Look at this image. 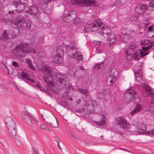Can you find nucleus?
I'll list each match as a JSON object with an SVG mask.
<instances>
[{"label": "nucleus", "mask_w": 154, "mask_h": 154, "mask_svg": "<svg viewBox=\"0 0 154 154\" xmlns=\"http://www.w3.org/2000/svg\"><path fill=\"white\" fill-rule=\"evenodd\" d=\"M0 20L2 22L6 23L8 25H10V24L12 23L13 22L12 20L8 19L3 18L1 19Z\"/></svg>", "instance_id": "41"}, {"label": "nucleus", "mask_w": 154, "mask_h": 154, "mask_svg": "<svg viewBox=\"0 0 154 154\" xmlns=\"http://www.w3.org/2000/svg\"><path fill=\"white\" fill-rule=\"evenodd\" d=\"M84 29L85 30V32H84L85 33L90 32L93 31H94L95 30V29H91L90 28V27L88 26V25L87 26L85 27Z\"/></svg>", "instance_id": "44"}, {"label": "nucleus", "mask_w": 154, "mask_h": 154, "mask_svg": "<svg viewBox=\"0 0 154 154\" xmlns=\"http://www.w3.org/2000/svg\"><path fill=\"white\" fill-rule=\"evenodd\" d=\"M108 38V43H109V46L113 44L115 41V36L113 34L108 35L107 37Z\"/></svg>", "instance_id": "22"}, {"label": "nucleus", "mask_w": 154, "mask_h": 154, "mask_svg": "<svg viewBox=\"0 0 154 154\" xmlns=\"http://www.w3.org/2000/svg\"><path fill=\"white\" fill-rule=\"evenodd\" d=\"M116 122L117 125H119L122 128L125 129L126 126V120L125 118L122 117H117L116 119Z\"/></svg>", "instance_id": "13"}, {"label": "nucleus", "mask_w": 154, "mask_h": 154, "mask_svg": "<svg viewBox=\"0 0 154 154\" xmlns=\"http://www.w3.org/2000/svg\"><path fill=\"white\" fill-rule=\"evenodd\" d=\"M140 55L139 54V52L138 51H136L134 52V55L133 56V59L134 58V59L136 60H138L140 58Z\"/></svg>", "instance_id": "40"}, {"label": "nucleus", "mask_w": 154, "mask_h": 154, "mask_svg": "<svg viewBox=\"0 0 154 154\" xmlns=\"http://www.w3.org/2000/svg\"><path fill=\"white\" fill-rule=\"evenodd\" d=\"M141 109V107L139 105L137 106L131 111V114L132 115H134L136 113H138L140 110Z\"/></svg>", "instance_id": "33"}, {"label": "nucleus", "mask_w": 154, "mask_h": 154, "mask_svg": "<svg viewBox=\"0 0 154 154\" xmlns=\"http://www.w3.org/2000/svg\"><path fill=\"white\" fill-rule=\"evenodd\" d=\"M147 128L146 125L142 123H139L137 126V132L139 134H147L145 131L146 130Z\"/></svg>", "instance_id": "14"}, {"label": "nucleus", "mask_w": 154, "mask_h": 154, "mask_svg": "<svg viewBox=\"0 0 154 154\" xmlns=\"http://www.w3.org/2000/svg\"><path fill=\"white\" fill-rule=\"evenodd\" d=\"M84 68L82 66H79L77 67V69L76 71L73 74L74 76H75L76 73H77V72H80V71H84Z\"/></svg>", "instance_id": "46"}, {"label": "nucleus", "mask_w": 154, "mask_h": 154, "mask_svg": "<svg viewBox=\"0 0 154 154\" xmlns=\"http://www.w3.org/2000/svg\"><path fill=\"white\" fill-rule=\"evenodd\" d=\"M66 51L68 55L72 58L75 57V54L77 52L73 48V46L71 47L68 45L66 47Z\"/></svg>", "instance_id": "16"}, {"label": "nucleus", "mask_w": 154, "mask_h": 154, "mask_svg": "<svg viewBox=\"0 0 154 154\" xmlns=\"http://www.w3.org/2000/svg\"><path fill=\"white\" fill-rule=\"evenodd\" d=\"M146 89V92L148 95L147 96H154V90L148 85H146L144 86Z\"/></svg>", "instance_id": "18"}, {"label": "nucleus", "mask_w": 154, "mask_h": 154, "mask_svg": "<svg viewBox=\"0 0 154 154\" xmlns=\"http://www.w3.org/2000/svg\"><path fill=\"white\" fill-rule=\"evenodd\" d=\"M31 118L30 116V117L29 116L28 117L24 116L23 117L22 119L26 124L29 126H31L32 125V123L30 119Z\"/></svg>", "instance_id": "28"}, {"label": "nucleus", "mask_w": 154, "mask_h": 154, "mask_svg": "<svg viewBox=\"0 0 154 154\" xmlns=\"http://www.w3.org/2000/svg\"><path fill=\"white\" fill-rule=\"evenodd\" d=\"M17 28H16L13 27L11 28V30L12 31V35L17 36L19 34V30Z\"/></svg>", "instance_id": "34"}, {"label": "nucleus", "mask_w": 154, "mask_h": 154, "mask_svg": "<svg viewBox=\"0 0 154 154\" xmlns=\"http://www.w3.org/2000/svg\"><path fill=\"white\" fill-rule=\"evenodd\" d=\"M118 72L116 69H112L110 71L109 76L106 79V83L109 86L112 85L115 82Z\"/></svg>", "instance_id": "9"}, {"label": "nucleus", "mask_w": 154, "mask_h": 154, "mask_svg": "<svg viewBox=\"0 0 154 154\" xmlns=\"http://www.w3.org/2000/svg\"><path fill=\"white\" fill-rule=\"evenodd\" d=\"M28 1V0H20V3L23 6H25V5L27 3Z\"/></svg>", "instance_id": "52"}, {"label": "nucleus", "mask_w": 154, "mask_h": 154, "mask_svg": "<svg viewBox=\"0 0 154 154\" xmlns=\"http://www.w3.org/2000/svg\"><path fill=\"white\" fill-rule=\"evenodd\" d=\"M14 124H10L9 125L7 126L8 128V132L10 136L14 138L17 141L20 139V137L17 135V130L16 129V125L15 122H13Z\"/></svg>", "instance_id": "8"}, {"label": "nucleus", "mask_w": 154, "mask_h": 154, "mask_svg": "<svg viewBox=\"0 0 154 154\" xmlns=\"http://www.w3.org/2000/svg\"><path fill=\"white\" fill-rule=\"evenodd\" d=\"M20 2V0H13V5L17 10H20L19 11L24 10L25 7V6H23Z\"/></svg>", "instance_id": "17"}, {"label": "nucleus", "mask_w": 154, "mask_h": 154, "mask_svg": "<svg viewBox=\"0 0 154 154\" xmlns=\"http://www.w3.org/2000/svg\"><path fill=\"white\" fill-rule=\"evenodd\" d=\"M70 1L73 5L81 4L85 7L91 6L94 7L98 5L94 0H70Z\"/></svg>", "instance_id": "6"}, {"label": "nucleus", "mask_w": 154, "mask_h": 154, "mask_svg": "<svg viewBox=\"0 0 154 154\" xmlns=\"http://www.w3.org/2000/svg\"><path fill=\"white\" fill-rule=\"evenodd\" d=\"M88 26L90 27L91 29H95V31H97L99 29H103L104 25L99 19H96L94 21V23L88 25Z\"/></svg>", "instance_id": "11"}, {"label": "nucleus", "mask_w": 154, "mask_h": 154, "mask_svg": "<svg viewBox=\"0 0 154 154\" xmlns=\"http://www.w3.org/2000/svg\"><path fill=\"white\" fill-rule=\"evenodd\" d=\"M134 32V30H129L127 28H124L122 30L120 37L124 43H125L133 38V33Z\"/></svg>", "instance_id": "5"}, {"label": "nucleus", "mask_w": 154, "mask_h": 154, "mask_svg": "<svg viewBox=\"0 0 154 154\" xmlns=\"http://www.w3.org/2000/svg\"><path fill=\"white\" fill-rule=\"evenodd\" d=\"M97 106V103L94 100L91 99L86 100L82 107V109H76L75 111L79 113H82L83 112L85 114H89L91 113V111L94 110L96 108Z\"/></svg>", "instance_id": "4"}, {"label": "nucleus", "mask_w": 154, "mask_h": 154, "mask_svg": "<svg viewBox=\"0 0 154 154\" xmlns=\"http://www.w3.org/2000/svg\"><path fill=\"white\" fill-rule=\"evenodd\" d=\"M147 6L146 5H142L136 8V11L139 14H143L147 9Z\"/></svg>", "instance_id": "19"}, {"label": "nucleus", "mask_w": 154, "mask_h": 154, "mask_svg": "<svg viewBox=\"0 0 154 154\" xmlns=\"http://www.w3.org/2000/svg\"><path fill=\"white\" fill-rule=\"evenodd\" d=\"M40 127L42 129H45L46 128V126L43 124H42L41 125Z\"/></svg>", "instance_id": "62"}, {"label": "nucleus", "mask_w": 154, "mask_h": 154, "mask_svg": "<svg viewBox=\"0 0 154 154\" xmlns=\"http://www.w3.org/2000/svg\"><path fill=\"white\" fill-rule=\"evenodd\" d=\"M76 12L74 10L68 12V15L64 18L65 21L67 23L72 22L76 18Z\"/></svg>", "instance_id": "12"}, {"label": "nucleus", "mask_w": 154, "mask_h": 154, "mask_svg": "<svg viewBox=\"0 0 154 154\" xmlns=\"http://www.w3.org/2000/svg\"><path fill=\"white\" fill-rule=\"evenodd\" d=\"M56 0H43V3L45 4H47L51 2H55Z\"/></svg>", "instance_id": "54"}, {"label": "nucleus", "mask_w": 154, "mask_h": 154, "mask_svg": "<svg viewBox=\"0 0 154 154\" xmlns=\"http://www.w3.org/2000/svg\"><path fill=\"white\" fill-rule=\"evenodd\" d=\"M138 52H139V54L142 58L149 54V52H145L139 49H138Z\"/></svg>", "instance_id": "42"}, {"label": "nucleus", "mask_w": 154, "mask_h": 154, "mask_svg": "<svg viewBox=\"0 0 154 154\" xmlns=\"http://www.w3.org/2000/svg\"><path fill=\"white\" fill-rule=\"evenodd\" d=\"M33 15V19L37 23H39L40 22V14L38 13L37 14Z\"/></svg>", "instance_id": "39"}, {"label": "nucleus", "mask_w": 154, "mask_h": 154, "mask_svg": "<svg viewBox=\"0 0 154 154\" xmlns=\"http://www.w3.org/2000/svg\"><path fill=\"white\" fill-rule=\"evenodd\" d=\"M29 67H30V68L33 70H34L35 69V68L34 66H33V64L31 63L29 64V65H28Z\"/></svg>", "instance_id": "61"}, {"label": "nucleus", "mask_w": 154, "mask_h": 154, "mask_svg": "<svg viewBox=\"0 0 154 154\" xmlns=\"http://www.w3.org/2000/svg\"><path fill=\"white\" fill-rule=\"evenodd\" d=\"M146 133H147V134H151L152 135L154 136V129L150 131H146Z\"/></svg>", "instance_id": "58"}, {"label": "nucleus", "mask_w": 154, "mask_h": 154, "mask_svg": "<svg viewBox=\"0 0 154 154\" xmlns=\"http://www.w3.org/2000/svg\"><path fill=\"white\" fill-rule=\"evenodd\" d=\"M48 125L53 128H57L59 127L58 123L56 118L54 119V122H48Z\"/></svg>", "instance_id": "30"}, {"label": "nucleus", "mask_w": 154, "mask_h": 154, "mask_svg": "<svg viewBox=\"0 0 154 154\" xmlns=\"http://www.w3.org/2000/svg\"><path fill=\"white\" fill-rule=\"evenodd\" d=\"M29 44L28 43L21 42L12 50L11 53L15 56L22 57L26 54L34 52V49L29 48Z\"/></svg>", "instance_id": "3"}, {"label": "nucleus", "mask_w": 154, "mask_h": 154, "mask_svg": "<svg viewBox=\"0 0 154 154\" xmlns=\"http://www.w3.org/2000/svg\"><path fill=\"white\" fill-rule=\"evenodd\" d=\"M149 6L152 8H154V0H152L149 3Z\"/></svg>", "instance_id": "55"}, {"label": "nucleus", "mask_w": 154, "mask_h": 154, "mask_svg": "<svg viewBox=\"0 0 154 154\" xmlns=\"http://www.w3.org/2000/svg\"><path fill=\"white\" fill-rule=\"evenodd\" d=\"M26 80L27 81H29L30 82H32L34 83V81L33 79H32L30 78H29L28 77Z\"/></svg>", "instance_id": "63"}, {"label": "nucleus", "mask_w": 154, "mask_h": 154, "mask_svg": "<svg viewBox=\"0 0 154 154\" xmlns=\"http://www.w3.org/2000/svg\"><path fill=\"white\" fill-rule=\"evenodd\" d=\"M153 29V26H151L148 28V31L149 32H154Z\"/></svg>", "instance_id": "53"}, {"label": "nucleus", "mask_w": 154, "mask_h": 154, "mask_svg": "<svg viewBox=\"0 0 154 154\" xmlns=\"http://www.w3.org/2000/svg\"><path fill=\"white\" fill-rule=\"evenodd\" d=\"M69 132L70 134H71V136L74 138L76 140H79V139L78 137L75 135V134H72L71 132L69 131Z\"/></svg>", "instance_id": "51"}, {"label": "nucleus", "mask_w": 154, "mask_h": 154, "mask_svg": "<svg viewBox=\"0 0 154 154\" xmlns=\"http://www.w3.org/2000/svg\"><path fill=\"white\" fill-rule=\"evenodd\" d=\"M137 94V93L135 90L133 89H130L127 90L124 94V96H134Z\"/></svg>", "instance_id": "21"}, {"label": "nucleus", "mask_w": 154, "mask_h": 154, "mask_svg": "<svg viewBox=\"0 0 154 154\" xmlns=\"http://www.w3.org/2000/svg\"><path fill=\"white\" fill-rule=\"evenodd\" d=\"M124 101L125 103H130L132 101V97H124Z\"/></svg>", "instance_id": "37"}, {"label": "nucleus", "mask_w": 154, "mask_h": 154, "mask_svg": "<svg viewBox=\"0 0 154 154\" xmlns=\"http://www.w3.org/2000/svg\"><path fill=\"white\" fill-rule=\"evenodd\" d=\"M100 121L99 122L95 121V123L99 126H102L105 125L106 123V118L105 116L103 115H102V117L100 118Z\"/></svg>", "instance_id": "27"}, {"label": "nucleus", "mask_w": 154, "mask_h": 154, "mask_svg": "<svg viewBox=\"0 0 154 154\" xmlns=\"http://www.w3.org/2000/svg\"><path fill=\"white\" fill-rule=\"evenodd\" d=\"M141 68L139 63H137L134 68L135 77L136 80L138 82L141 81L143 79V73L140 70Z\"/></svg>", "instance_id": "10"}, {"label": "nucleus", "mask_w": 154, "mask_h": 154, "mask_svg": "<svg viewBox=\"0 0 154 154\" xmlns=\"http://www.w3.org/2000/svg\"><path fill=\"white\" fill-rule=\"evenodd\" d=\"M137 94V93L135 90L133 89H130L127 90L124 94V96H134Z\"/></svg>", "instance_id": "20"}, {"label": "nucleus", "mask_w": 154, "mask_h": 154, "mask_svg": "<svg viewBox=\"0 0 154 154\" xmlns=\"http://www.w3.org/2000/svg\"><path fill=\"white\" fill-rule=\"evenodd\" d=\"M4 121L7 126L9 125L10 124H14V122L12 118L10 117H7L5 118Z\"/></svg>", "instance_id": "31"}, {"label": "nucleus", "mask_w": 154, "mask_h": 154, "mask_svg": "<svg viewBox=\"0 0 154 154\" xmlns=\"http://www.w3.org/2000/svg\"><path fill=\"white\" fill-rule=\"evenodd\" d=\"M66 75L62 73L59 72L56 74L54 79V87L55 90H57V92H56L54 91H52L54 93L59 94L61 93V91L65 90V88L68 87L66 89V91H65L64 94L62 96H70L69 94L71 91H73V88L70 86L67 85L69 84L68 81L65 80L64 79L65 78Z\"/></svg>", "instance_id": "1"}, {"label": "nucleus", "mask_w": 154, "mask_h": 154, "mask_svg": "<svg viewBox=\"0 0 154 154\" xmlns=\"http://www.w3.org/2000/svg\"><path fill=\"white\" fill-rule=\"evenodd\" d=\"M79 91L85 96H88L89 95V91L86 89H79Z\"/></svg>", "instance_id": "35"}, {"label": "nucleus", "mask_w": 154, "mask_h": 154, "mask_svg": "<svg viewBox=\"0 0 154 154\" xmlns=\"http://www.w3.org/2000/svg\"><path fill=\"white\" fill-rule=\"evenodd\" d=\"M151 42L149 40H143L140 42V44L141 45L144 46H147L149 45Z\"/></svg>", "instance_id": "38"}, {"label": "nucleus", "mask_w": 154, "mask_h": 154, "mask_svg": "<svg viewBox=\"0 0 154 154\" xmlns=\"http://www.w3.org/2000/svg\"><path fill=\"white\" fill-rule=\"evenodd\" d=\"M26 62L29 65L30 63H31V62L29 59H27L26 60Z\"/></svg>", "instance_id": "64"}, {"label": "nucleus", "mask_w": 154, "mask_h": 154, "mask_svg": "<svg viewBox=\"0 0 154 154\" xmlns=\"http://www.w3.org/2000/svg\"><path fill=\"white\" fill-rule=\"evenodd\" d=\"M23 112L26 115V117H28L29 116L30 117V115H29V113L27 109L24 108L23 110Z\"/></svg>", "instance_id": "48"}, {"label": "nucleus", "mask_w": 154, "mask_h": 154, "mask_svg": "<svg viewBox=\"0 0 154 154\" xmlns=\"http://www.w3.org/2000/svg\"><path fill=\"white\" fill-rule=\"evenodd\" d=\"M32 150L33 151V154H39L38 150L34 147L32 148Z\"/></svg>", "instance_id": "56"}, {"label": "nucleus", "mask_w": 154, "mask_h": 154, "mask_svg": "<svg viewBox=\"0 0 154 154\" xmlns=\"http://www.w3.org/2000/svg\"><path fill=\"white\" fill-rule=\"evenodd\" d=\"M102 52L101 51H100L99 50V49L98 48H96V50L95 51V53L96 54H100L102 53Z\"/></svg>", "instance_id": "60"}, {"label": "nucleus", "mask_w": 154, "mask_h": 154, "mask_svg": "<svg viewBox=\"0 0 154 154\" xmlns=\"http://www.w3.org/2000/svg\"><path fill=\"white\" fill-rule=\"evenodd\" d=\"M132 98L133 99L134 102L135 104H137L140 103V97H133Z\"/></svg>", "instance_id": "43"}, {"label": "nucleus", "mask_w": 154, "mask_h": 154, "mask_svg": "<svg viewBox=\"0 0 154 154\" xmlns=\"http://www.w3.org/2000/svg\"><path fill=\"white\" fill-rule=\"evenodd\" d=\"M33 83V84H32V85L33 87H36V88H38L41 91H44L46 93L48 92L46 88L42 87V86L37 82L36 83H35V82Z\"/></svg>", "instance_id": "25"}, {"label": "nucleus", "mask_w": 154, "mask_h": 154, "mask_svg": "<svg viewBox=\"0 0 154 154\" xmlns=\"http://www.w3.org/2000/svg\"><path fill=\"white\" fill-rule=\"evenodd\" d=\"M104 26H105L104 25ZM106 30L107 29H105L104 26L103 29H99L97 33H100L102 35L105 37L109 34L110 35L109 32H107Z\"/></svg>", "instance_id": "29"}, {"label": "nucleus", "mask_w": 154, "mask_h": 154, "mask_svg": "<svg viewBox=\"0 0 154 154\" xmlns=\"http://www.w3.org/2000/svg\"><path fill=\"white\" fill-rule=\"evenodd\" d=\"M8 31L7 30H5L3 31L2 36L0 37V39L1 40H5L8 38Z\"/></svg>", "instance_id": "36"}, {"label": "nucleus", "mask_w": 154, "mask_h": 154, "mask_svg": "<svg viewBox=\"0 0 154 154\" xmlns=\"http://www.w3.org/2000/svg\"><path fill=\"white\" fill-rule=\"evenodd\" d=\"M127 55H126V58L128 60H130L132 59H133V56L131 54H128V53H126Z\"/></svg>", "instance_id": "49"}, {"label": "nucleus", "mask_w": 154, "mask_h": 154, "mask_svg": "<svg viewBox=\"0 0 154 154\" xmlns=\"http://www.w3.org/2000/svg\"><path fill=\"white\" fill-rule=\"evenodd\" d=\"M12 65L15 67H19V65L17 62L14 61L12 62Z\"/></svg>", "instance_id": "57"}, {"label": "nucleus", "mask_w": 154, "mask_h": 154, "mask_svg": "<svg viewBox=\"0 0 154 154\" xmlns=\"http://www.w3.org/2000/svg\"><path fill=\"white\" fill-rule=\"evenodd\" d=\"M149 22L148 21H146L144 22L143 23V24L144 25L143 26L144 30H145L146 29L147 26L149 25Z\"/></svg>", "instance_id": "50"}, {"label": "nucleus", "mask_w": 154, "mask_h": 154, "mask_svg": "<svg viewBox=\"0 0 154 154\" xmlns=\"http://www.w3.org/2000/svg\"><path fill=\"white\" fill-rule=\"evenodd\" d=\"M130 48L132 50H134L136 48V47L134 45H130Z\"/></svg>", "instance_id": "59"}, {"label": "nucleus", "mask_w": 154, "mask_h": 154, "mask_svg": "<svg viewBox=\"0 0 154 154\" xmlns=\"http://www.w3.org/2000/svg\"><path fill=\"white\" fill-rule=\"evenodd\" d=\"M15 25L17 28H21L25 30L29 29L31 27V22L28 20L18 19L15 20Z\"/></svg>", "instance_id": "7"}, {"label": "nucleus", "mask_w": 154, "mask_h": 154, "mask_svg": "<svg viewBox=\"0 0 154 154\" xmlns=\"http://www.w3.org/2000/svg\"><path fill=\"white\" fill-rule=\"evenodd\" d=\"M104 62H102V63H98L96 65L94 66V68H97L98 69H99L103 66Z\"/></svg>", "instance_id": "45"}, {"label": "nucleus", "mask_w": 154, "mask_h": 154, "mask_svg": "<svg viewBox=\"0 0 154 154\" xmlns=\"http://www.w3.org/2000/svg\"><path fill=\"white\" fill-rule=\"evenodd\" d=\"M20 75L22 78L26 80H27L28 77V75L26 73L23 72H21Z\"/></svg>", "instance_id": "47"}, {"label": "nucleus", "mask_w": 154, "mask_h": 154, "mask_svg": "<svg viewBox=\"0 0 154 154\" xmlns=\"http://www.w3.org/2000/svg\"><path fill=\"white\" fill-rule=\"evenodd\" d=\"M54 60L55 62L57 63H62L63 62V58L62 56L58 54L54 55Z\"/></svg>", "instance_id": "24"}, {"label": "nucleus", "mask_w": 154, "mask_h": 154, "mask_svg": "<svg viewBox=\"0 0 154 154\" xmlns=\"http://www.w3.org/2000/svg\"><path fill=\"white\" fill-rule=\"evenodd\" d=\"M41 70L43 74V77L44 81L48 86L50 88L51 91L57 92V89L55 90V88L54 87V83H53L52 81V80L54 81V79L55 75L54 76V78H53L52 76L51 68L48 65H44L42 66Z\"/></svg>", "instance_id": "2"}, {"label": "nucleus", "mask_w": 154, "mask_h": 154, "mask_svg": "<svg viewBox=\"0 0 154 154\" xmlns=\"http://www.w3.org/2000/svg\"><path fill=\"white\" fill-rule=\"evenodd\" d=\"M66 47L64 46L60 45L57 47L56 50L57 54L63 56L64 54V51Z\"/></svg>", "instance_id": "23"}, {"label": "nucleus", "mask_w": 154, "mask_h": 154, "mask_svg": "<svg viewBox=\"0 0 154 154\" xmlns=\"http://www.w3.org/2000/svg\"><path fill=\"white\" fill-rule=\"evenodd\" d=\"M72 58H75L78 61H82L83 60V57L82 54H80L77 51L75 54V57H72Z\"/></svg>", "instance_id": "32"}, {"label": "nucleus", "mask_w": 154, "mask_h": 154, "mask_svg": "<svg viewBox=\"0 0 154 154\" xmlns=\"http://www.w3.org/2000/svg\"><path fill=\"white\" fill-rule=\"evenodd\" d=\"M143 51L146 52L151 49H154V42H151L149 45L145 46V47H141Z\"/></svg>", "instance_id": "26"}, {"label": "nucleus", "mask_w": 154, "mask_h": 154, "mask_svg": "<svg viewBox=\"0 0 154 154\" xmlns=\"http://www.w3.org/2000/svg\"><path fill=\"white\" fill-rule=\"evenodd\" d=\"M28 6L29 14L34 15L38 13V8L36 4H33L31 5Z\"/></svg>", "instance_id": "15"}]
</instances>
